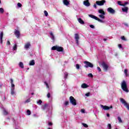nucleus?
<instances>
[{
    "label": "nucleus",
    "instance_id": "nucleus-27",
    "mask_svg": "<svg viewBox=\"0 0 129 129\" xmlns=\"http://www.w3.org/2000/svg\"><path fill=\"white\" fill-rule=\"evenodd\" d=\"M18 49V45H17V44H15L14 46H13V50L14 51H16Z\"/></svg>",
    "mask_w": 129,
    "mask_h": 129
},
{
    "label": "nucleus",
    "instance_id": "nucleus-41",
    "mask_svg": "<svg viewBox=\"0 0 129 129\" xmlns=\"http://www.w3.org/2000/svg\"><path fill=\"white\" fill-rule=\"evenodd\" d=\"M44 13L45 17H48V12L46 11H44Z\"/></svg>",
    "mask_w": 129,
    "mask_h": 129
},
{
    "label": "nucleus",
    "instance_id": "nucleus-31",
    "mask_svg": "<svg viewBox=\"0 0 129 129\" xmlns=\"http://www.w3.org/2000/svg\"><path fill=\"white\" fill-rule=\"evenodd\" d=\"M117 119H118L119 122H120V123L122 122V120H121V118H120V117L118 116L117 117Z\"/></svg>",
    "mask_w": 129,
    "mask_h": 129
},
{
    "label": "nucleus",
    "instance_id": "nucleus-18",
    "mask_svg": "<svg viewBox=\"0 0 129 129\" xmlns=\"http://www.w3.org/2000/svg\"><path fill=\"white\" fill-rule=\"evenodd\" d=\"M88 87H89V86H88L87 84H85V83H83L81 85L82 88L85 89V88H87Z\"/></svg>",
    "mask_w": 129,
    "mask_h": 129
},
{
    "label": "nucleus",
    "instance_id": "nucleus-30",
    "mask_svg": "<svg viewBox=\"0 0 129 129\" xmlns=\"http://www.w3.org/2000/svg\"><path fill=\"white\" fill-rule=\"evenodd\" d=\"M29 102H31V99L30 98L25 101L24 103H29Z\"/></svg>",
    "mask_w": 129,
    "mask_h": 129
},
{
    "label": "nucleus",
    "instance_id": "nucleus-25",
    "mask_svg": "<svg viewBox=\"0 0 129 129\" xmlns=\"http://www.w3.org/2000/svg\"><path fill=\"white\" fill-rule=\"evenodd\" d=\"M36 103L38 105H41L42 103H43V101H42L41 100H37Z\"/></svg>",
    "mask_w": 129,
    "mask_h": 129
},
{
    "label": "nucleus",
    "instance_id": "nucleus-33",
    "mask_svg": "<svg viewBox=\"0 0 129 129\" xmlns=\"http://www.w3.org/2000/svg\"><path fill=\"white\" fill-rule=\"evenodd\" d=\"M5 10L3 8H0V14H4Z\"/></svg>",
    "mask_w": 129,
    "mask_h": 129
},
{
    "label": "nucleus",
    "instance_id": "nucleus-51",
    "mask_svg": "<svg viewBox=\"0 0 129 129\" xmlns=\"http://www.w3.org/2000/svg\"><path fill=\"white\" fill-rule=\"evenodd\" d=\"M93 7H94L95 9H97V6H96V4H94V6H93Z\"/></svg>",
    "mask_w": 129,
    "mask_h": 129
},
{
    "label": "nucleus",
    "instance_id": "nucleus-32",
    "mask_svg": "<svg viewBox=\"0 0 129 129\" xmlns=\"http://www.w3.org/2000/svg\"><path fill=\"white\" fill-rule=\"evenodd\" d=\"M27 115H31V111L27 110L26 111Z\"/></svg>",
    "mask_w": 129,
    "mask_h": 129
},
{
    "label": "nucleus",
    "instance_id": "nucleus-48",
    "mask_svg": "<svg viewBox=\"0 0 129 129\" xmlns=\"http://www.w3.org/2000/svg\"><path fill=\"white\" fill-rule=\"evenodd\" d=\"M69 104V101H66L64 102V105H68Z\"/></svg>",
    "mask_w": 129,
    "mask_h": 129
},
{
    "label": "nucleus",
    "instance_id": "nucleus-35",
    "mask_svg": "<svg viewBox=\"0 0 129 129\" xmlns=\"http://www.w3.org/2000/svg\"><path fill=\"white\" fill-rule=\"evenodd\" d=\"M64 79H67V77L68 76V73H65L64 74Z\"/></svg>",
    "mask_w": 129,
    "mask_h": 129
},
{
    "label": "nucleus",
    "instance_id": "nucleus-29",
    "mask_svg": "<svg viewBox=\"0 0 129 129\" xmlns=\"http://www.w3.org/2000/svg\"><path fill=\"white\" fill-rule=\"evenodd\" d=\"M96 21H98V22H99L100 23H104L103 21H102L101 19L98 18L97 17V19H96Z\"/></svg>",
    "mask_w": 129,
    "mask_h": 129
},
{
    "label": "nucleus",
    "instance_id": "nucleus-50",
    "mask_svg": "<svg viewBox=\"0 0 129 129\" xmlns=\"http://www.w3.org/2000/svg\"><path fill=\"white\" fill-rule=\"evenodd\" d=\"M89 95H90V93H88L85 94L86 96H88H88H89Z\"/></svg>",
    "mask_w": 129,
    "mask_h": 129
},
{
    "label": "nucleus",
    "instance_id": "nucleus-61",
    "mask_svg": "<svg viewBox=\"0 0 129 129\" xmlns=\"http://www.w3.org/2000/svg\"><path fill=\"white\" fill-rule=\"evenodd\" d=\"M104 41H106V39H104Z\"/></svg>",
    "mask_w": 129,
    "mask_h": 129
},
{
    "label": "nucleus",
    "instance_id": "nucleus-56",
    "mask_svg": "<svg viewBox=\"0 0 129 129\" xmlns=\"http://www.w3.org/2000/svg\"><path fill=\"white\" fill-rule=\"evenodd\" d=\"M107 116L108 117H109V113H107Z\"/></svg>",
    "mask_w": 129,
    "mask_h": 129
},
{
    "label": "nucleus",
    "instance_id": "nucleus-55",
    "mask_svg": "<svg viewBox=\"0 0 129 129\" xmlns=\"http://www.w3.org/2000/svg\"><path fill=\"white\" fill-rule=\"evenodd\" d=\"M125 26H126V27H128V25L126 23L124 24Z\"/></svg>",
    "mask_w": 129,
    "mask_h": 129
},
{
    "label": "nucleus",
    "instance_id": "nucleus-23",
    "mask_svg": "<svg viewBox=\"0 0 129 129\" xmlns=\"http://www.w3.org/2000/svg\"><path fill=\"white\" fill-rule=\"evenodd\" d=\"M89 17H90V18H91L92 19H94V20H96L97 19V17L93 15H89Z\"/></svg>",
    "mask_w": 129,
    "mask_h": 129
},
{
    "label": "nucleus",
    "instance_id": "nucleus-10",
    "mask_svg": "<svg viewBox=\"0 0 129 129\" xmlns=\"http://www.w3.org/2000/svg\"><path fill=\"white\" fill-rule=\"evenodd\" d=\"M101 107L103 108L104 110H108L110 109V108H112V106H110V107L106 106V105H100Z\"/></svg>",
    "mask_w": 129,
    "mask_h": 129
},
{
    "label": "nucleus",
    "instance_id": "nucleus-20",
    "mask_svg": "<svg viewBox=\"0 0 129 129\" xmlns=\"http://www.w3.org/2000/svg\"><path fill=\"white\" fill-rule=\"evenodd\" d=\"M29 65L30 66H34L35 65V60L34 59L32 60L29 62Z\"/></svg>",
    "mask_w": 129,
    "mask_h": 129
},
{
    "label": "nucleus",
    "instance_id": "nucleus-57",
    "mask_svg": "<svg viewBox=\"0 0 129 129\" xmlns=\"http://www.w3.org/2000/svg\"><path fill=\"white\" fill-rule=\"evenodd\" d=\"M126 5H127V3H125L124 5L125 6Z\"/></svg>",
    "mask_w": 129,
    "mask_h": 129
},
{
    "label": "nucleus",
    "instance_id": "nucleus-9",
    "mask_svg": "<svg viewBox=\"0 0 129 129\" xmlns=\"http://www.w3.org/2000/svg\"><path fill=\"white\" fill-rule=\"evenodd\" d=\"M31 47V42H27L24 45V49L25 50H29Z\"/></svg>",
    "mask_w": 129,
    "mask_h": 129
},
{
    "label": "nucleus",
    "instance_id": "nucleus-64",
    "mask_svg": "<svg viewBox=\"0 0 129 129\" xmlns=\"http://www.w3.org/2000/svg\"><path fill=\"white\" fill-rule=\"evenodd\" d=\"M87 1L86 2H89V0H86Z\"/></svg>",
    "mask_w": 129,
    "mask_h": 129
},
{
    "label": "nucleus",
    "instance_id": "nucleus-49",
    "mask_svg": "<svg viewBox=\"0 0 129 129\" xmlns=\"http://www.w3.org/2000/svg\"><path fill=\"white\" fill-rule=\"evenodd\" d=\"M7 45H8L9 46L10 45H11V42L9 40L7 41Z\"/></svg>",
    "mask_w": 129,
    "mask_h": 129
},
{
    "label": "nucleus",
    "instance_id": "nucleus-39",
    "mask_svg": "<svg viewBox=\"0 0 129 129\" xmlns=\"http://www.w3.org/2000/svg\"><path fill=\"white\" fill-rule=\"evenodd\" d=\"M88 77H91V78H92L93 77V75H92V74L90 73L88 75Z\"/></svg>",
    "mask_w": 129,
    "mask_h": 129
},
{
    "label": "nucleus",
    "instance_id": "nucleus-6",
    "mask_svg": "<svg viewBox=\"0 0 129 129\" xmlns=\"http://www.w3.org/2000/svg\"><path fill=\"white\" fill-rule=\"evenodd\" d=\"M80 37H79V35L77 33L75 34V40H76V43L77 45L78 46L79 45V39Z\"/></svg>",
    "mask_w": 129,
    "mask_h": 129
},
{
    "label": "nucleus",
    "instance_id": "nucleus-37",
    "mask_svg": "<svg viewBox=\"0 0 129 129\" xmlns=\"http://www.w3.org/2000/svg\"><path fill=\"white\" fill-rule=\"evenodd\" d=\"M108 129H111V124L109 123L107 125Z\"/></svg>",
    "mask_w": 129,
    "mask_h": 129
},
{
    "label": "nucleus",
    "instance_id": "nucleus-2",
    "mask_svg": "<svg viewBox=\"0 0 129 129\" xmlns=\"http://www.w3.org/2000/svg\"><path fill=\"white\" fill-rule=\"evenodd\" d=\"M121 87L123 90V91H125V92H126L127 93L128 92V89H127V85H126V82H125V81H123L121 84Z\"/></svg>",
    "mask_w": 129,
    "mask_h": 129
},
{
    "label": "nucleus",
    "instance_id": "nucleus-8",
    "mask_svg": "<svg viewBox=\"0 0 129 129\" xmlns=\"http://www.w3.org/2000/svg\"><path fill=\"white\" fill-rule=\"evenodd\" d=\"M105 3H106V1H105V0H102L100 1H96V5H97V6H103L104 5V4H105Z\"/></svg>",
    "mask_w": 129,
    "mask_h": 129
},
{
    "label": "nucleus",
    "instance_id": "nucleus-24",
    "mask_svg": "<svg viewBox=\"0 0 129 129\" xmlns=\"http://www.w3.org/2000/svg\"><path fill=\"white\" fill-rule=\"evenodd\" d=\"M19 67H20V68H22V69H24V63H23V62L20 61L19 62Z\"/></svg>",
    "mask_w": 129,
    "mask_h": 129
},
{
    "label": "nucleus",
    "instance_id": "nucleus-62",
    "mask_svg": "<svg viewBox=\"0 0 129 129\" xmlns=\"http://www.w3.org/2000/svg\"><path fill=\"white\" fill-rule=\"evenodd\" d=\"M29 69H30V68H27V70H29Z\"/></svg>",
    "mask_w": 129,
    "mask_h": 129
},
{
    "label": "nucleus",
    "instance_id": "nucleus-3",
    "mask_svg": "<svg viewBox=\"0 0 129 129\" xmlns=\"http://www.w3.org/2000/svg\"><path fill=\"white\" fill-rule=\"evenodd\" d=\"M84 63L85 64L84 66L85 68H88V67H90V68H93V64H92V63L87 61H85Z\"/></svg>",
    "mask_w": 129,
    "mask_h": 129
},
{
    "label": "nucleus",
    "instance_id": "nucleus-22",
    "mask_svg": "<svg viewBox=\"0 0 129 129\" xmlns=\"http://www.w3.org/2000/svg\"><path fill=\"white\" fill-rule=\"evenodd\" d=\"M78 21L80 24H81V25L84 24V22L81 18H78Z\"/></svg>",
    "mask_w": 129,
    "mask_h": 129
},
{
    "label": "nucleus",
    "instance_id": "nucleus-42",
    "mask_svg": "<svg viewBox=\"0 0 129 129\" xmlns=\"http://www.w3.org/2000/svg\"><path fill=\"white\" fill-rule=\"evenodd\" d=\"M17 6L18 8H22V4L20 3H18Z\"/></svg>",
    "mask_w": 129,
    "mask_h": 129
},
{
    "label": "nucleus",
    "instance_id": "nucleus-59",
    "mask_svg": "<svg viewBox=\"0 0 129 129\" xmlns=\"http://www.w3.org/2000/svg\"><path fill=\"white\" fill-rule=\"evenodd\" d=\"M50 115H51V113H50V112H49V114L48 115V116H50Z\"/></svg>",
    "mask_w": 129,
    "mask_h": 129
},
{
    "label": "nucleus",
    "instance_id": "nucleus-12",
    "mask_svg": "<svg viewBox=\"0 0 129 129\" xmlns=\"http://www.w3.org/2000/svg\"><path fill=\"white\" fill-rule=\"evenodd\" d=\"M49 34H50V38L51 39L53 42H55V36L54 35V34H53V32H50Z\"/></svg>",
    "mask_w": 129,
    "mask_h": 129
},
{
    "label": "nucleus",
    "instance_id": "nucleus-13",
    "mask_svg": "<svg viewBox=\"0 0 129 129\" xmlns=\"http://www.w3.org/2000/svg\"><path fill=\"white\" fill-rule=\"evenodd\" d=\"M14 34L17 38H20V31L17 29H15Z\"/></svg>",
    "mask_w": 129,
    "mask_h": 129
},
{
    "label": "nucleus",
    "instance_id": "nucleus-58",
    "mask_svg": "<svg viewBox=\"0 0 129 129\" xmlns=\"http://www.w3.org/2000/svg\"><path fill=\"white\" fill-rule=\"evenodd\" d=\"M125 76H127V73L125 74Z\"/></svg>",
    "mask_w": 129,
    "mask_h": 129
},
{
    "label": "nucleus",
    "instance_id": "nucleus-28",
    "mask_svg": "<svg viewBox=\"0 0 129 129\" xmlns=\"http://www.w3.org/2000/svg\"><path fill=\"white\" fill-rule=\"evenodd\" d=\"M105 15L101 14L99 15V18H101V19H105Z\"/></svg>",
    "mask_w": 129,
    "mask_h": 129
},
{
    "label": "nucleus",
    "instance_id": "nucleus-43",
    "mask_svg": "<svg viewBox=\"0 0 129 129\" xmlns=\"http://www.w3.org/2000/svg\"><path fill=\"white\" fill-rule=\"evenodd\" d=\"M47 97L48 98H50V97H51V94H50V93H48L47 94Z\"/></svg>",
    "mask_w": 129,
    "mask_h": 129
},
{
    "label": "nucleus",
    "instance_id": "nucleus-14",
    "mask_svg": "<svg viewBox=\"0 0 129 129\" xmlns=\"http://www.w3.org/2000/svg\"><path fill=\"white\" fill-rule=\"evenodd\" d=\"M83 5L86 7H90V3H89V1H84Z\"/></svg>",
    "mask_w": 129,
    "mask_h": 129
},
{
    "label": "nucleus",
    "instance_id": "nucleus-52",
    "mask_svg": "<svg viewBox=\"0 0 129 129\" xmlns=\"http://www.w3.org/2000/svg\"><path fill=\"white\" fill-rule=\"evenodd\" d=\"M124 73L125 74H126V73H127V70H126V69L124 70Z\"/></svg>",
    "mask_w": 129,
    "mask_h": 129
},
{
    "label": "nucleus",
    "instance_id": "nucleus-19",
    "mask_svg": "<svg viewBox=\"0 0 129 129\" xmlns=\"http://www.w3.org/2000/svg\"><path fill=\"white\" fill-rule=\"evenodd\" d=\"M99 14H100L101 15H105V12H104V11H103V9H100L98 10Z\"/></svg>",
    "mask_w": 129,
    "mask_h": 129
},
{
    "label": "nucleus",
    "instance_id": "nucleus-44",
    "mask_svg": "<svg viewBox=\"0 0 129 129\" xmlns=\"http://www.w3.org/2000/svg\"><path fill=\"white\" fill-rule=\"evenodd\" d=\"M44 84H45L47 88H49V85H48V83H47L46 82H44Z\"/></svg>",
    "mask_w": 129,
    "mask_h": 129
},
{
    "label": "nucleus",
    "instance_id": "nucleus-36",
    "mask_svg": "<svg viewBox=\"0 0 129 129\" xmlns=\"http://www.w3.org/2000/svg\"><path fill=\"white\" fill-rule=\"evenodd\" d=\"M82 124L84 127H88V125L85 123H82Z\"/></svg>",
    "mask_w": 129,
    "mask_h": 129
},
{
    "label": "nucleus",
    "instance_id": "nucleus-60",
    "mask_svg": "<svg viewBox=\"0 0 129 129\" xmlns=\"http://www.w3.org/2000/svg\"><path fill=\"white\" fill-rule=\"evenodd\" d=\"M34 93H31V95H34Z\"/></svg>",
    "mask_w": 129,
    "mask_h": 129
},
{
    "label": "nucleus",
    "instance_id": "nucleus-4",
    "mask_svg": "<svg viewBox=\"0 0 129 129\" xmlns=\"http://www.w3.org/2000/svg\"><path fill=\"white\" fill-rule=\"evenodd\" d=\"M52 50H56L58 52H63V48L61 46H54L51 48Z\"/></svg>",
    "mask_w": 129,
    "mask_h": 129
},
{
    "label": "nucleus",
    "instance_id": "nucleus-38",
    "mask_svg": "<svg viewBox=\"0 0 129 129\" xmlns=\"http://www.w3.org/2000/svg\"><path fill=\"white\" fill-rule=\"evenodd\" d=\"M76 68H77V69L78 70L80 69V66H79V64H76Z\"/></svg>",
    "mask_w": 129,
    "mask_h": 129
},
{
    "label": "nucleus",
    "instance_id": "nucleus-1",
    "mask_svg": "<svg viewBox=\"0 0 129 129\" xmlns=\"http://www.w3.org/2000/svg\"><path fill=\"white\" fill-rule=\"evenodd\" d=\"M11 95H16V90L15 88V84H14V80L13 79H11Z\"/></svg>",
    "mask_w": 129,
    "mask_h": 129
},
{
    "label": "nucleus",
    "instance_id": "nucleus-11",
    "mask_svg": "<svg viewBox=\"0 0 129 129\" xmlns=\"http://www.w3.org/2000/svg\"><path fill=\"white\" fill-rule=\"evenodd\" d=\"M102 66L104 70H105V71H107L108 70V68L109 67L108 66V65L107 64L105 63V62H102Z\"/></svg>",
    "mask_w": 129,
    "mask_h": 129
},
{
    "label": "nucleus",
    "instance_id": "nucleus-21",
    "mask_svg": "<svg viewBox=\"0 0 129 129\" xmlns=\"http://www.w3.org/2000/svg\"><path fill=\"white\" fill-rule=\"evenodd\" d=\"M63 3L64 6H69V2L68 0H63Z\"/></svg>",
    "mask_w": 129,
    "mask_h": 129
},
{
    "label": "nucleus",
    "instance_id": "nucleus-34",
    "mask_svg": "<svg viewBox=\"0 0 129 129\" xmlns=\"http://www.w3.org/2000/svg\"><path fill=\"white\" fill-rule=\"evenodd\" d=\"M117 3L119 6H121L122 7H124V5L123 4H122L121 2L120 1H118Z\"/></svg>",
    "mask_w": 129,
    "mask_h": 129
},
{
    "label": "nucleus",
    "instance_id": "nucleus-16",
    "mask_svg": "<svg viewBox=\"0 0 129 129\" xmlns=\"http://www.w3.org/2000/svg\"><path fill=\"white\" fill-rule=\"evenodd\" d=\"M48 104H45L41 106V108L43 109V110H45V109H47L48 108Z\"/></svg>",
    "mask_w": 129,
    "mask_h": 129
},
{
    "label": "nucleus",
    "instance_id": "nucleus-53",
    "mask_svg": "<svg viewBox=\"0 0 129 129\" xmlns=\"http://www.w3.org/2000/svg\"><path fill=\"white\" fill-rule=\"evenodd\" d=\"M118 47H119V48H122V46H121V44H119L118 45Z\"/></svg>",
    "mask_w": 129,
    "mask_h": 129
},
{
    "label": "nucleus",
    "instance_id": "nucleus-15",
    "mask_svg": "<svg viewBox=\"0 0 129 129\" xmlns=\"http://www.w3.org/2000/svg\"><path fill=\"white\" fill-rule=\"evenodd\" d=\"M4 37V32L0 33V44H3V38Z\"/></svg>",
    "mask_w": 129,
    "mask_h": 129
},
{
    "label": "nucleus",
    "instance_id": "nucleus-46",
    "mask_svg": "<svg viewBox=\"0 0 129 129\" xmlns=\"http://www.w3.org/2000/svg\"><path fill=\"white\" fill-rule=\"evenodd\" d=\"M97 68L99 72H101V69H100V68L99 67H98Z\"/></svg>",
    "mask_w": 129,
    "mask_h": 129
},
{
    "label": "nucleus",
    "instance_id": "nucleus-63",
    "mask_svg": "<svg viewBox=\"0 0 129 129\" xmlns=\"http://www.w3.org/2000/svg\"><path fill=\"white\" fill-rule=\"evenodd\" d=\"M2 3V2L1 1V0H0V4H1Z\"/></svg>",
    "mask_w": 129,
    "mask_h": 129
},
{
    "label": "nucleus",
    "instance_id": "nucleus-5",
    "mask_svg": "<svg viewBox=\"0 0 129 129\" xmlns=\"http://www.w3.org/2000/svg\"><path fill=\"white\" fill-rule=\"evenodd\" d=\"M70 102L73 105H76L77 103L76 102V99L74 98V97L71 96L70 97Z\"/></svg>",
    "mask_w": 129,
    "mask_h": 129
},
{
    "label": "nucleus",
    "instance_id": "nucleus-54",
    "mask_svg": "<svg viewBox=\"0 0 129 129\" xmlns=\"http://www.w3.org/2000/svg\"><path fill=\"white\" fill-rule=\"evenodd\" d=\"M52 122H49V123H48V125H52Z\"/></svg>",
    "mask_w": 129,
    "mask_h": 129
},
{
    "label": "nucleus",
    "instance_id": "nucleus-26",
    "mask_svg": "<svg viewBox=\"0 0 129 129\" xmlns=\"http://www.w3.org/2000/svg\"><path fill=\"white\" fill-rule=\"evenodd\" d=\"M3 113L4 115H8L9 114V112H8V111H7V110L5 109H4L3 110Z\"/></svg>",
    "mask_w": 129,
    "mask_h": 129
},
{
    "label": "nucleus",
    "instance_id": "nucleus-17",
    "mask_svg": "<svg viewBox=\"0 0 129 129\" xmlns=\"http://www.w3.org/2000/svg\"><path fill=\"white\" fill-rule=\"evenodd\" d=\"M122 11L123 12V13H127V12L128 11V8L125 7L123 8H122Z\"/></svg>",
    "mask_w": 129,
    "mask_h": 129
},
{
    "label": "nucleus",
    "instance_id": "nucleus-45",
    "mask_svg": "<svg viewBox=\"0 0 129 129\" xmlns=\"http://www.w3.org/2000/svg\"><path fill=\"white\" fill-rule=\"evenodd\" d=\"M81 112L82 113H85V110H84V109H82L81 110Z\"/></svg>",
    "mask_w": 129,
    "mask_h": 129
},
{
    "label": "nucleus",
    "instance_id": "nucleus-40",
    "mask_svg": "<svg viewBox=\"0 0 129 129\" xmlns=\"http://www.w3.org/2000/svg\"><path fill=\"white\" fill-rule=\"evenodd\" d=\"M121 40H122V41H126V39H125V37H124V36H121Z\"/></svg>",
    "mask_w": 129,
    "mask_h": 129
},
{
    "label": "nucleus",
    "instance_id": "nucleus-7",
    "mask_svg": "<svg viewBox=\"0 0 129 129\" xmlns=\"http://www.w3.org/2000/svg\"><path fill=\"white\" fill-rule=\"evenodd\" d=\"M107 11L109 14H111V15H114V14H115V10H114L111 7L108 8L107 9Z\"/></svg>",
    "mask_w": 129,
    "mask_h": 129
},
{
    "label": "nucleus",
    "instance_id": "nucleus-47",
    "mask_svg": "<svg viewBox=\"0 0 129 129\" xmlns=\"http://www.w3.org/2000/svg\"><path fill=\"white\" fill-rule=\"evenodd\" d=\"M90 27L91 28V29H94L95 27L93 25H90Z\"/></svg>",
    "mask_w": 129,
    "mask_h": 129
}]
</instances>
